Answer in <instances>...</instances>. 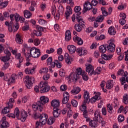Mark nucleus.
I'll use <instances>...</instances> for the list:
<instances>
[{
  "label": "nucleus",
  "mask_w": 128,
  "mask_h": 128,
  "mask_svg": "<svg viewBox=\"0 0 128 128\" xmlns=\"http://www.w3.org/2000/svg\"><path fill=\"white\" fill-rule=\"evenodd\" d=\"M40 100L32 104V108L34 112L38 110L39 112H42L44 110V104H48L50 102V99L46 96H40Z\"/></svg>",
  "instance_id": "nucleus-1"
},
{
  "label": "nucleus",
  "mask_w": 128,
  "mask_h": 128,
  "mask_svg": "<svg viewBox=\"0 0 128 128\" xmlns=\"http://www.w3.org/2000/svg\"><path fill=\"white\" fill-rule=\"evenodd\" d=\"M74 11L77 14H73L72 16V21L74 22V20H77V22H78L79 24L81 26H84V20H82V17L80 16L78 14H80V6H76L75 7Z\"/></svg>",
  "instance_id": "nucleus-2"
},
{
  "label": "nucleus",
  "mask_w": 128,
  "mask_h": 128,
  "mask_svg": "<svg viewBox=\"0 0 128 128\" xmlns=\"http://www.w3.org/2000/svg\"><path fill=\"white\" fill-rule=\"evenodd\" d=\"M40 49L32 47L29 50V54H28V56L26 55V58H40Z\"/></svg>",
  "instance_id": "nucleus-3"
},
{
  "label": "nucleus",
  "mask_w": 128,
  "mask_h": 128,
  "mask_svg": "<svg viewBox=\"0 0 128 128\" xmlns=\"http://www.w3.org/2000/svg\"><path fill=\"white\" fill-rule=\"evenodd\" d=\"M24 82H25L26 86L27 88L29 90L32 88L35 82L34 78L32 76H26L24 78H23Z\"/></svg>",
  "instance_id": "nucleus-4"
},
{
  "label": "nucleus",
  "mask_w": 128,
  "mask_h": 128,
  "mask_svg": "<svg viewBox=\"0 0 128 128\" xmlns=\"http://www.w3.org/2000/svg\"><path fill=\"white\" fill-rule=\"evenodd\" d=\"M48 114H42L40 115V122H38V123L40 124V126H44L48 122Z\"/></svg>",
  "instance_id": "nucleus-5"
},
{
  "label": "nucleus",
  "mask_w": 128,
  "mask_h": 128,
  "mask_svg": "<svg viewBox=\"0 0 128 128\" xmlns=\"http://www.w3.org/2000/svg\"><path fill=\"white\" fill-rule=\"evenodd\" d=\"M114 39H110L108 42L109 44L107 46L106 48L108 52H114L116 50V46L114 45Z\"/></svg>",
  "instance_id": "nucleus-6"
},
{
  "label": "nucleus",
  "mask_w": 128,
  "mask_h": 128,
  "mask_svg": "<svg viewBox=\"0 0 128 128\" xmlns=\"http://www.w3.org/2000/svg\"><path fill=\"white\" fill-rule=\"evenodd\" d=\"M69 80H72L73 82H76L80 80L78 74L76 72H72L68 76Z\"/></svg>",
  "instance_id": "nucleus-7"
},
{
  "label": "nucleus",
  "mask_w": 128,
  "mask_h": 128,
  "mask_svg": "<svg viewBox=\"0 0 128 128\" xmlns=\"http://www.w3.org/2000/svg\"><path fill=\"white\" fill-rule=\"evenodd\" d=\"M94 94H95L94 96L91 98L90 100L91 104H94L96 100H100V92H94Z\"/></svg>",
  "instance_id": "nucleus-8"
},
{
  "label": "nucleus",
  "mask_w": 128,
  "mask_h": 128,
  "mask_svg": "<svg viewBox=\"0 0 128 128\" xmlns=\"http://www.w3.org/2000/svg\"><path fill=\"white\" fill-rule=\"evenodd\" d=\"M76 51L80 56L88 54V50H86V49L84 47L78 48Z\"/></svg>",
  "instance_id": "nucleus-9"
},
{
  "label": "nucleus",
  "mask_w": 128,
  "mask_h": 128,
  "mask_svg": "<svg viewBox=\"0 0 128 128\" xmlns=\"http://www.w3.org/2000/svg\"><path fill=\"white\" fill-rule=\"evenodd\" d=\"M4 80H6L7 82H8V84H14L16 80V76L13 74L11 76V78H10V77H8V76H4Z\"/></svg>",
  "instance_id": "nucleus-10"
},
{
  "label": "nucleus",
  "mask_w": 128,
  "mask_h": 128,
  "mask_svg": "<svg viewBox=\"0 0 128 128\" xmlns=\"http://www.w3.org/2000/svg\"><path fill=\"white\" fill-rule=\"evenodd\" d=\"M86 66V72H88L89 76H92V74H94V66H92V64H88Z\"/></svg>",
  "instance_id": "nucleus-11"
},
{
  "label": "nucleus",
  "mask_w": 128,
  "mask_h": 128,
  "mask_svg": "<svg viewBox=\"0 0 128 128\" xmlns=\"http://www.w3.org/2000/svg\"><path fill=\"white\" fill-rule=\"evenodd\" d=\"M92 8V4L90 2H86L84 5L83 12H86L88 10H90Z\"/></svg>",
  "instance_id": "nucleus-12"
},
{
  "label": "nucleus",
  "mask_w": 128,
  "mask_h": 128,
  "mask_svg": "<svg viewBox=\"0 0 128 128\" xmlns=\"http://www.w3.org/2000/svg\"><path fill=\"white\" fill-rule=\"evenodd\" d=\"M51 106L53 108H58L60 106V100L54 99L51 102Z\"/></svg>",
  "instance_id": "nucleus-13"
},
{
  "label": "nucleus",
  "mask_w": 128,
  "mask_h": 128,
  "mask_svg": "<svg viewBox=\"0 0 128 128\" xmlns=\"http://www.w3.org/2000/svg\"><path fill=\"white\" fill-rule=\"evenodd\" d=\"M32 48H28V44H24L23 45V48L22 50V52L23 54H24L25 56L26 55L28 56V54H30V50Z\"/></svg>",
  "instance_id": "nucleus-14"
},
{
  "label": "nucleus",
  "mask_w": 128,
  "mask_h": 128,
  "mask_svg": "<svg viewBox=\"0 0 128 128\" xmlns=\"http://www.w3.org/2000/svg\"><path fill=\"white\" fill-rule=\"evenodd\" d=\"M65 62L67 64H70L72 62V58L70 56V54L68 53H65L64 56Z\"/></svg>",
  "instance_id": "nucleus-15"
},
{
  "label": "nucleus",
  "mask_w": 128,
  "mask_h": 128,
  "mask_svg": "<svg viewBox=\"0 0 128 128\" xmlns=\"http://www.w3.org/2000/svg\"><path fill=\"white\" fill-rule=\"evenodd\" d=\"M66 10L65 13V16L66 20H68L70 14H72V10L70 6H67L66 8Z\"/></svg>",
  "instance_id": "nucleus-16"
},
{
  "label": "nucleus",
  "mask_w": 128,
  "mask_h": 128,
  "mask_svg": "<svg viewBox=\"0 0 128 128\" xmlns=\"http://www.w3.org/2000/svg\"><path fill=\"white\" fill-rule=\"evenodd\" d=\"M20 120L22 122H26V120L28 117V114L26 113V112L24 110H22L20 111Z\"/></svg>",
  "instance_id": "nucleus-17"
},
{
  "label": "nucleus",
  "mask_w": 128,
  "mask_h": 128,
  "mask_svg": "<svg viewBox=\"0 0 128 128\" xmlns=\"http://www.w3.org/2000/svg\"><path fill=\"white\" fill-rule=\"evenodd\" d=\"M67 48L69 52V53L71 54H74L76 50V48L74 45H69L67 46Z\"/></svg>",
  "instance_id": "nucleus-18"
},
{
  "label": "nucleus",
  "mask_w": 128,
  "mask_h": 128,
  "mask_svg": "<svg viewBox=\"0 0 128 128\" xmlns=\"http://www.w3.org/2000/svg\"><path fill=\"white\" fill-rule=\"evenodd\" d=\"M123 75L122 76V77L120 79V80L121 82V84L122 86H124V84H126V76H128V72L126 71L125 72L124 71Z\"/></svg>",
  "instance_id": "nucleus-19"
},
{
  "label": "nucleus",
  "mask_w": 128,
  "mask_h": 128,
  "mask_svg": "<svg viewBox=\"0 0 128 128\" xmlns=\"http://www.w3.org/2000/svg\"><path fill=\"white\" fill-rule=\"evenodd\" d=\"M73 40L74 42H78L79 46H82V44H84V41L82 40V38L76 36H74Z\"/></svg>",
  "instance_id": "nucleus-20"
},
{
  "label": "nucleus",
  "mask_w": 128,
  "mask_h": 128,
  "mask_svg": "<svg viewBox=\"0 0 128 128\" xmlns=\"http://www.w3.org/2000/svg\"><path fill=\"white\" fill-rule=\"evenodd\" d=\"M52 114L54 118H58V116H60V109H58V108H53Z\"/></svg>",
  "instance_id": "nucleus-21"
},
{
  "label": "nucleus",
  "mask_w": 128,
  "mask_h": 128,
  "mask_svg": "<svg viewBox=\"0 0 128 128\" xmlns=\"http://www.w3.org/2000/svg\"><path fill=\"white\" fill-rule=\"evenodd\" d=\"M23 12L24 16L26 18H32V14L30 10H24Z\"/></svg>",
  "instance_id": "nucleus-22"
},
{
  "label": "nucleus",
  "mask_w": 128,
  "mask_h": 128,
  "mask_svg": "<svg viewBox=\"0 0 128 128\" xmlns=\"http://www.w3.org/2000/svg\"><path fill=\"white\" fill-rule=\"evenodd\" d=\"M72 39V34H70V31L67 30L66 32L65 40L66 42H69Z\"/></svg>",
  "instance_id": "nucleus-23"
},
{
  "label": "nucleus",
  "mask_w": 128,
  "mask_h": 128,
  "mask_svg": "<svg viewBox=\"0 0 128 128\" xmlns=\"http://www.w3.org/2000/svg\"><path fill=\"white\" fill-rule=\"evenodd\" d=\"M80 92V88L78 86L74 87V88L70 91L72 94H78Z\"/></svg>",
  "instance_id": "nucleus-24"
},
{
  "label": "nucleus",
  "mask_w": 128,
  "mask_h": 128,
  "mask_svg": "<svg viewBox=\"0 0 128 128\" xmlns=\"http://www.w3.org/2000/svg\"><path fill=\"white\" fill-rule=\"evenodd\" d=\"M16 40L17 44H22V35L19 34H16Z\"/></svg>",
  "instance_id": "nucleus-25"
},
{
  "label": "nucleus",
  "mask_w": 128,
  "mask_h": 128,
  "mask_svg": "<svg viewBox=\"0 0 128 128\" xmlns=\"http://www.w3.org/2000/svg\"><path fill=\"white\" fill-rule=\"evenodd\" d=\"M98 120L95 119V120H90L89 122V125L92 128H96L98 126Z\"/></svg>",
  "instance_id": "nucleus-26"
},
{
  "label": "nucleus",
  "mask_w": 128,
  "mask_h": 128,
  "mask_svg": "<svg viewBox=\"0 0 128 128\" xmlns=\"http://www.w3.org/2000/svg\"><path fill=\"white\" fill-rule=\"evenodd\" d=\"M8 4V1H5L4 2V0H0V8H6Z\"/></svg>",
  "instance_id": "nucleus-27"
},
{
  "label": "nucleus",
  "mask_w": 128,
  "mask_h": 128,
  "mask_svg": "<svg viewBox=\"0 0 128 128\" xmlns=\"http://www.w3.org/2000/svg\"><path fill=\"white\" fill-rule=\"evenodd\" d=\"M50 86H48V84L46 86L42 88L40 90V92H42V94L44 92H50Z\"/></svg>",
  "instance_id": "nucleus-28"
},
{
  "label": "nucleus",
  "mask_w": 128,
  "mask_h": 128,
  "mask_svg": "<svg viewBox=\"0 0 128 128\" xmlns=\"http://www.w3.org/2000/svg\"><path fill=\"white\" fill-rule=\"evenodd\" d=\"M94 116L96 120H98V118H100V110H97L95 111Z\"/></svg>",
  "instance_id": "nucleus-29"
},
{
  "label": "nucleus",
  "mask_w": 128,
  "mask_h": 128,
  "mask_svg": "<svg viewBox=\"0 0 128 128\" xmlns=\"http://www.w3.org/2000/svg\"><path fill=\"white\" fill-rule=\"evenodd\" d=\"M6 26H8V30L10 32H12V22H10V23L8 22H5Z\"/></svg>",
  "instance_id": "nucleus-30"
},
{
  "label": "nucleus",
  "mask_w": 128,
  "mask_h": 128,
  "mask_svg": "<svg viewBox=\"0 0 128 128\" xmlns=\"http://www.w3.org/2000/svg\"><path fill=\"white\" fill-rule=\"evenodd\" d=\"M48 84V82H41L38 84V88H44V86H46Z\"/></svg>",
  "instance_id": "nucleus-31"
},
{
  "label": "nucleus",
  "mask_w": 128,
  "mask_h": 128,
  "mask_svg": "<svg viewBox=\"0 0 128 128\" xmlns=\"http://www.w3.org/2000/svg\"><path fill=\"white\" fill-rule=\"evenodd\" d=\"M108 32L109 34H110L111 36H114L116 32L114 30V28L112 26H110L108 30Z\"/></svg>",
  "instance_id": "nucleus-32"
},
{
  "label": "nucleus",
  "mask_w": 128,
  "mask_h": 128,
  "mask_svg": "<svg viewBox=\"0 0 128 128\" xmlns=\"http://www.w3.org/2000/svg\"><path fill=\"white\" fill-rule=\"evenodd\" d=\"M114 84V81L112 80H109L108 81L106 87L108 90H110L112 88V84Z\"/></svg>",
  "instance_id": "nucleus-33"
},
{
  "label": "nucleus",
  "mask_w": 128,
  "mask_h": 128,
  "mask_svg": "<svg viewBox=\"0 0 128 128\" xmlns=\"http://www.w3.org/2000/svg\"><path fill=\"white\" fill-rule=\"evenodd\" d=\"M84 98L86 102L90 100V93L88 91H85L84 94Z\"/></svg>",
  "instance_id": "nucleus-34"
},
{
  "label": "nucleus",
  "mask_w": 128,
  "mask_h": 128,
  "mask_svg": "<svg viewBox=\"0 0 128 128\" xmlns=\"http://www.w3.org/2000/svg\"><path fill=\"white\" fill-rule=\"evenodd\" d=\"M102 58L105 60H108L112 58V54L106 55L104 54L102 56Z\"/></svg>",
  "instance_id": "nucleus-35"
},
{
  "label": "nucleus",
  "mask_w": 128,
  "mask_h": 128,
  "mask_svg": "<svg viewBox=\"0 0 128 128\" xmlns=\"http://www.w3.org/2000/svg\"><path fill=\"white\" fill-rule=\"evenodd\" d=\"M10 108H12L8 106L5 107L4 109L2 110V113L4 114H8L10 112Z\"/></svg>",
  "instance_id": "nucleus-36"
},
{
  "label": "nucleus",
  "mask_w": 128,
  "mask_h": 128,
  "mask_svg": "<svg viewBox=\"0 0 128 128\" xmlns=\"http://www.w3.org/2000/svg\"><path fill=\"white\" fill-rule=\"evenodd\" d=\"M40 74H48V68H42L39 71Z\"/></svg>",
  "instance_id": "nucleus-37"
},
{
  "label": "nucleus",
  "mask_w": 128,
  "mask_h": 128,
  "mask_svg": "<svg viewBox=\"0 0 128 128\" xmlns=\"http://www.w3.org/2000/svg\"><path fill=\"white\" fill-rule=\"evenodd\" d=\"M15 56L16 58V60H18L20 62H22L24 58L22 56V54H20V53L17 54Z\"/></svg>",
  "instance_id": "nucleus-38"
},
{
  "label": "nucleus",
  "mask_w": 128,
  "mask_h": 128,
  "mask_svg": "<svg viewBox=\"0 0 128 128\" xmlns=\"http://www.w3.org/2000/svg\"><path fill=\"white\" fill-rule=\"evenodd\" d=\"M123 102L125 104H128V94H124L123 96Z\"/></svg>",
  "instance_id": "nucleus-39"
},
{
  "label": "nucleus",
  "mask_w": 128,
  "mask_h": 128,
  "mask_svg": "<svg viewBox=\"0 0 128 128\" xmlns=\"http://www.w3.org/2000/svg\"><path fill=\"white\" fill-rule=\"evenodd\" d=\"M95 38L96 40H104V38H106V36L104 34H101L100 36H97L95 37Z\"/></svg>",
  "instance_id": "nucleus-40"
},
{
  "label": "nucleus",
  "mask_w": 128,
  "mask_h": 128,
  "mask_svg": "<svg viewBox=\"0 0 128 128\" xmlns=\"http://www.w3.org/2000/svg\"><path fill=\"white\" fill-rule=\"evenodd\" d=\"M55 120L54 118V117H50L48 118V120L47 121V124H52L54 122H55Z\"/></svg>",
  "instance_id": "nucleus-41"
},
{
  "label": "nucleus",
  "mask_w": 128,
  "mask_h": 128,
  "mask_svg": "<svg viewBox=\"0 0 128 128\" xmlns=\"http://www.w3.org/2000/svg\"><path fill=\"white\" fill-rule=\"evenodd\" d=\"M12 104H14V100L12 98H10L9 99V102L8 103L9 108H12Z\"/></svg>",
  "instance_id": "nucleus-42"
},
{
  "label": "nucleus",
  "mask_w": 128,
  "mask_h": 128,
  "mask_svg": "<svg viewBox=\"0 0 128 128\" xmlns=\"http://www.w3.org/2000/svg\"><path fill=\"white\" fill-rule=\"evenodd\" d=\"M14 114L15 116V118H18V116H20V110H18V108L15 109Z\"/></svg>",
  "instance_id": "nucleus-43"
},
{
  "label": "nucleus",
  "mask_w": 128,
  "mask_h": 128,
  "mask_svg": "<svg viewBox=\"0 0 128 128\" xmlns=\"http://www.w3.org/2000/svg\"><path fill=\"white\" fill-rule=\"evenodd\" d=\"M76 74H78V76L80 75L81 76L82 74V72H84V71L82 70L81 68H78L76 69Z\"/></svg>",
  "instance_id": "nucleus-44"
},
{
  "label": "nucleus",
  "mask_w": 128,
  "mask_h": 128,
  "mask_svg": "<svg viewBox=\"0 0 128 128\" xmlns=\"http://www.w3.org/2000/svg\"><path fill=\"white\" fill-rule=\"evenodd\" d=\"M38 22L40 26H46L47 22L44 20L40 19L38 20Z\"/></svg>",
  "instance_id": "nucleus-45"
},
{
  "label": "nucleus",
  "mask_w": 128,
  "mask_h": 128,
  "mask_svg": "<svg viewBox=\"0 0 128 128\" xmlns=\"http://www.w3.org/2000/svg\"><path fill=\"white\" fill-rule=\"evenodd\" d=\"M81 76H82V78L84 80H88V76L86 75V72H82Z\"/></svg>",
  "instance_id": "nucleus-46"
},
{
  "label": "nucleus",
  "mask_w": 128,
  "mask_h": 128,
  "mask_svg": "<svg viewBox=\"0 0 128 128\" xmlns=\"http://www.w3.org/2000/svg\"><path fill=\"white\" fill-rule=\"evenodd\" d=\"M118 120L119 122H122L124 120V116L122 114H120L118 116Z\"/></svg>",
  "instance_id": "nucleus-47"
},
{
  "label": "nucleus",
  "mask_w": 128,
  "mask_h": 128,
  "mask_svg": "<svg viewBox=\"0 0 128 128\" xmlns=\"http://www.w3.org/2000/svg\"><path fill=\"white\" fill-rule=\"evenodd\" d=\"M59 74L60 76H62V78L66 76V70L64 69H60V70Z\"/></svg>",
  "instance_id": "nucleus-48"
},
{
  "label": "nucleus",
  "mask_w": 128,
  "mask_h": 128,
  "mask_svg": "<svg viewBox=\"0 0 128 128\" xmlns=\"http://www.w3.org/2000/svg\"><path fill=\"white\" fill-rule=\"evenodd\" d=\"M100 72H102V68L98 67L96 70L95 72L94 71V74H100Z\"/></svg>",
  "instance_id": "nucleus-49"
},
{
  "label": "nucleus",
  "mask_w": 128,
  "mask_h": 128,
  "mask_svg": "<svg viewBox=\"0 0 128 128\" xmlns=\"http://www.w3.org/2000/svg\"><path fill=\"white\" fill-rule=\"evenodd\" d=\"M118 106H120V104L118 103V98H115L114 100V108H118Z\"/></svg>",
  "instance_id": "nucleus-50"
},
{
  "label": "nucleus",
  "mask_w": 128,
  "mask_h": 128,
  "mask_svg": "<svg viewBox=\"0 0 128 128\" xmlns=\"http://www.w3.org/2000/svg\"><path fill=\"white\" fill-rule=\"evenodd\" d=\"M107 110L109 114H112V107L110 106V104H107Z\"/></svg>",
  "instance_id": "nucleus-51"
},
{
  "label": "nucleus",
  "mask_w": 128,
  "mask_h": 128,
  "mask_svg": "<svg viewBox=\"0 0 128 128\" xmlns=\"http://www.w3.org/2000/svg\"><path fill=\"white\" fill-rule=\"evenodd\" d=\"M34 46H40V40L38 38H36L34 40Z\"/></svg>",
  "instance_id": "nucleus-52"
},
{
  "label": "nucleus",
  "mask_w": 128,
  "mask_h": 128,
  "mask_svg": "<svg viewBox=\"0 0 128 128\" xmlns=\"http://www.w3.org/2000/svg\"><path fill=\"white\" fill-rule=\"evenodd\" d=\"M101 10L104 16H106L108 14V12L106 10V8L104 7L101 8Z\"/></svg>",
  "instance_id": "nucleus-53"
},
{
  "label": "nucleus",
  "mask_w": 128,
  "mask_h": 128,
  "mask_svg": "<svg viewBox=\"0 0 128 128\" xmlns=\"http://www.w3.org/2000/svg\"><path fill=\"white\" fill-rule=\"evenodd\" d=\"M64 7H62V6H59L58 9V14L62 16V14H64Z\"/></svg>",
  "instance_id": "nucleus-54"
},
{
  "label": "nucleus",
  "mask_w": 128,
  "mask_h": 128,
  "mask_svg": "<svg viewBox=\"0 0 128 128\" xmlns=\"http://www.w3.org/2000/svg\"><path fill=\"white\" fill-rule=\"evenodd\" d=\"M99 50L100 52H104L106 50L104 46L102 45L99 47Z\"/></svg>",
  "instance_id": "nucleus-55"
},
{
  "label": "nucleus",
  "mask_w": 128,
  "mask_h": 128,
  "mask_svg": "<svg viewBox=\"0 0 128 128\" xmlns=\"http://www.w3.org/2000/svg\"><path fill=\"white\" fill-rule=\"evenodd\" d=\"M74 28L76 32H80L82 30V27H80L78 24H75Z\"/></svg>",
  "instance_id": "nucleus-56"
},
{
  "label": "nucleus",
  "mask_w": 128,
  "mask_h": 128,
  "mask_svg": "<svg viewBox=\"0 0 128 128\" xmlns=\"http://www.w3.org/2000/svg\"><path fill=\"white\" fill-rule=\"evenodd\" d=\"M2 62H8V60H10V56H3L2 58Z\"/></svg>",
  "instance_id": "nucleus-57"
},
{
  "label": "nucleus",
  "mask_w": 128,
  "mask_h": 128,
  "mask_svg": "<svg viewBox=\"0 0 128 128\" xmlns=\"http://www.w3.org/2000/svg\"><path fill=\"white\" fill-rule=\"evenodd\" d=\"M1 126H2L3 128H8V122L4 120V121H3V122L1 124Z\"/></svg>",
  "instance_id": "nucleus-58"
},
{
  "label": "nucleus",
  "mask_w": 128,
  "mask_h": 128,
  "mask_svg": "<svg viewBox=\"0 0 128 128\" xmlns=\"http://www.w3.org/2000/svg\"><path fill=\"white\" fill-rule=\"evenodd\" d=\"M102 20H104V16H98L96 18V21L98 22H102Z\"/></svg>",
  "instance_id": "nucleus-59"
},
{
  "label": "nucleus",
  "mask_w": 128,
  "mask_h": 128,
  "mask_svg": "<svg viewBox=\"0 0 128 128\" xmlns=\"http://www.w3.org/2000/svg\"><path fill=\"white\" fill-rule=\"evenodd\" d=\"M94 56L96 58H98V57L100 56V52L96 50L94 52Z\"/></svg>",
  "instance_id": "nucleus-60"
},
{
  "label": "nucleus",
  "mask_w": 128,
  "mask_h": 128,
  "mask_svg": "<svg viewBox=\"0 0 128 128\" xmlns=\"http://www.w3.org/2000/svg\"><path fill=\"white\" fill-rule=\"evenodd\" d=\"M60 90L62 92H64V90H68V86L66 85L62 84L60 86Z\"/></svg>",
  "instance_id": "nucleus-61"
},
{
  "label": "nucleus",
  "mask_w": 128,
  "mask_h": 128,
  "mask_svg": "<svg viewBox=\"0 0 128 128\" xmlns=\"http://www.w3.org/2000/svg\"><path fill=\"white\" fill-rule=\"evenodd\" d=\"M8 49L10 50V52H12V54H14V56H16V52H18V50H13L12 47H8Z\"/></svg>",
  "instance_id": "nucleus-62"
},
{
  "label": "nucleus",
  "mask_w": 128,
  "mask_h": 128,
  "mask_svg": "<svg viewBox=\"0 0 128 128\" xmlns=\"http://www.w3.org/2000/svg\"><path fill=\"white\" fill-rule=\"evenodd\" d=\"M54 29L56 32H60V25L56 24L54 25Z\"/></svg>",
  "instance_id": "nucleus-63"
},
{
  "label": "nucleus",
  "mask_w": 128,
  "mask_h": 128,
  "mask_svg": "<svg viewBox=\"0 0 128 128\" xmlns=\"http://www.w3.org/2000/svg\"><path fill=\"white\" fill-rule=\"evenodd\" d=\"M56 66L58 68H62V63L58 60H56Z\"/></svg>",
  "instance_id": "nucleus-64"
}]
</instances>
